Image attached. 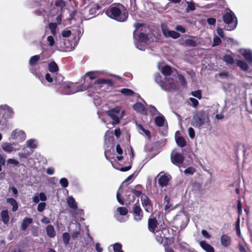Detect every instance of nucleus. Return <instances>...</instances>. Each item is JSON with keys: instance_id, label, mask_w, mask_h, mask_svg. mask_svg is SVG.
I'll use <instances>...</instances> for the list:
<instances>
[{"instance_id": "obj_1", "label": "nucleus", "mask_w": 252, "mask_h": 252, "mask_svg": "<svg viewBox=\"0 0 252 252\" xmlns=\"http://www.w3.org/2000/svg\"><path fill=\"white\" fill-rule=\"evenodd\" d=\"M108 16L118 22L126 21L128 16L126 8L122 4H113L106 11Z\"/></svg>"}, {"instance_id": "obj_2", "label": "nucleus", "mask_w": 252, "mask_h": 252, "mask_svg": "<svg viewBox=\"0 0 252 252\" xmlns=\"http://www.w3.org/2000/svg\"><path fill=\"white\" fill-rule=\"evenodd\" d=\"M222 19L224 23L227 24L224 27L225 30L231 31L236 28L237 20L232 11L225 13L222 16Z\"/></svg>"}, {"instance_id": "obj_3", "label": "nucleus", "mask_w": 252, "mask_h": 252, "mask_svg": "<svg viewBox=\"0 0 252 252\" xmlns=\"http://www.w3.org/2000/svg\"><path fill=\"white\" fill-rule=\"evenodd\" d=\"M86 82H88V80H86L85 78L84 84L79 86L72 83H68L64 86V88L70 89L71 94L84 91L91 88L92 87V82L88 83V84H86Z\"/></svg>"}, {"instance_id": "obj_4", "label": "nucleus", "mask_w": 252, "mask_h": 252, "mask_svg": "<svg viewBox=\"0 0 252 252\" xmlns=\"http://www.w3.org/2000/svg\"><path fill=\"white\" fill-rule=\"evenodd\" d=\"M208 117L205 110L197 111L193 116L192 126L196 127H200L205 123Z\"/></svg>"}, {"instance_id": "obj_5", "label": "nucleus", "mask_w": 252, "mask_h": 252, "mask_svg": "<svg viewBox=\"0 0 252 252\" xmlns=\"http://www.w3.org/2000/svg\"><path fill=\"white\" fill-rule=\"evenodd\" d=\"M129 212L132 215L133 219L135 221L139 222L143 220L144 213L138 202L133 205Z\"/></svg>"}, {"instance_id": "obj_6", "label": "nucleus", "mask_w": 252, "mask_h": 252, "mask_svg": "<svg viewBox=\"0 0 252 252\" xmlns=\"http://www.w3.org/2000/svg\"><path fill=\"white\" fill-rule=\"evenodd\" d=\"M120 112L121 108L119 106H116L106 111V114L113 121V125H118L120 123V118L117 116Z\"/></svg>"}, {"instance_id": "obj_7", "label": "nucleus", "mask_w": 252, "mask_h": 252, "mask_svg": "<svg viewBox=\"0 0 252 252\" xmlns=\"http://www.w3.org/2000/svg\"><path fill=\"white\" fill-rule=\"evenodd\" d=\"M141 201L145 211L148 213H152L153 204L148 196L143 194L141 196Z\"/></svg>"}, {"instance_id": "obj_8", "label": "nucleus", "mask_w": 252, "mask_h": 252, "mask_svg": "<svg viewBox=\"0 0 252 252\" xmlns=\"http://www.w3.org/2000/svg\"><path fill=\"white\" fill-rule=\"evenodd\" d=\"M14 114V111L9 106L7 105L0 106V115L2 114L5 120L12 118Z\"/></svg>"}, {"instance_id": "obj_9", "label": "nucleus", "mask_w": 252, "mask_h": 252, "mask_svg": "<svg viewBox=\"0 0 252 252\" xmlns=\"http://www.w3.org/2000/svg\"><path fill=\"white\" fill-rule=\"evenodd\" d=\"M171 160L173 164L179 166L184 162V157L182 154L176 153L174 155H171Z\"/></svg>"}, {"instance_id": "obj_10", "label": "nucleus", "mask_w": 252, "mask_h": 252, "mask_svg": "<svg viewBox=\"0 0 252 252\" xmlns=\"http://www.w3.org/2000/svg\"><path fill=\"white\" fill-rule=\"evenodd\" d=\"M132 108L135 111L141 113V114L144 115L147 114V110L141 102H136L133 104Z\"/></svg>"}, {"instance_id": "obj_11", "label": "nucleus", "mask_w": 252, "mask_h": 252, "mask_svg": "<svg viewBox=\"0 0 252 252\" xmlns=\"http://www.w3.org/2000/svg\"><path fill=\"white\" fill-rule=\"evenodd\" d=\"M179 42L180 45L184 46L195 47L197 46L196 41L193 39H187L186 40L179 39Z\"/></svg>"}, {"instance_id": "obj_12", "label": "nucleus", "mask_w": 252, "mask_h": 252, "mask_svg": "<svg viewBox=\"0 0 252 252\" xmlns=\"http://www.w3.org/2000/svg\"><path fill=\"white\" fill-rule=\"evenodd\" d=\"M162 33L165 37H171L173 39H177L181 34L177 32L174 31H170L168 30H162Z\"/></svg>"}, {"instance_id": "obj_13", "label": "nucleus", "mask_w": 252, "mask_h": 252, "mask_svg": "<svg viewBox=\"0 0 252 252\" xmlns=\"http://www.w3.org/2000/svg\"><path fill=\"white\" fill-rule=\"evenodd\" d=\"M158 225V222L155 217L150 218L148 221V226L150 231L154 232Z\"/></svg>"}, {"instance_id": "obj_14", "label": "nucleus", "mask_w": 252, "mask_h": 252, "mask_svg": "<svg viewBox=\"0 0 252 252\" xmlns=\"http://www.w3.org/2000/svg\"><path fill=\"white\" fill-rule=\"evenodd\" d=\"M220 243L224 247H229L231 243V237L226 234H223L220 238Z\"/></svg>"}, {"instance_id": "obj_15", "label": "nucleus", "mask_w": 252, "mask_h": 252, "mask_svg": "<svg viewBox=\"0 0 252 252\" xmlns=\"http://www.w3.org/2000/svg\"><path fill=\"white\" fill-rule=\"evenodd\" d=\"M200 247L206 252H214V248L205 241H201L199 242Z\"/></svg>"}, {"instance_id": "obj_16", "label": "nucleus", "mask_w": 252, "mask_h": 252, "mask_svg": "<svg viewBox=\"0 0 252 252\" xmlns=\"http://www.w3.org/2000/svg\"><path fill=\"white\" fill-rule=\"evenodd\" d=\"M169 180V177L166 175L161 176L158 180V182L159 186L163 187L167 186Z\"/></svg>"}, {"instance_id": "obj_17", "label": "nucleus", "mask_w": 252, "mask_h": 252, "mask_svg": "<svg viewBox=\"0 0 252 252\" xmlns=\"http://www.w3.org/2000/svg\"><path fill=\"white\" fill-rule=\"evenodd\" d=\"M108 84V86L112 87L113 86V83L111 80L110 79H98L96 80L94 83H92V87L93 88L94 86L97 84Z\"/></svg>"}, {"instance_id": "obj_18", "label": "nucleus", "mask_w": 252, "mask_h": 252, "mask_svg": "<svg viewBox=\"0 0 252 252\" xmlns=\"http://www.w3.org/2000/svg\"><path fill=\"white\" fill-rule=\"evenodd\" d=\"M32 222L33 220L32 218L26 217L22 221L21 229L22 230L25 231L28 228V225L32 224Z\"/></svg>"}, {"instance_id": "obj_19", "label": "nucleus", "mask_w": 252, "mask_h": 252, "mask_svg": "<svg viewBox=\"0 0 252 252\" xmlns=\"http://www.w3.org/2000/svg\"><path fill=\"white\" fill-rule=\"evenodd\" d=\"M2 221L4 224H7L9 221L8 211L7 210H2L0 213Z\"/></svg>"}, {"instance_id": "obj_20", "label": "nucleus", "mask_w": 252, "mask_h": 252, "mask_svg": "<svg viewBox=\"0 0 252 252\" xmlns=\"http://www.w3.org/2000/svg\"><path fill=\"white\" fill-rule=\"evenodd\" d=\"M46 231L48 236L50 238H54L55 237L56 231L54 226L52 224H49L46 226Z\"/></svg>"}, {"instance_id": "obj_21", "label": "nucleus", "mask_w": 252, "mask_h": 252, "mask_svg": "<svg viewBox=\"0 0 252 252\" xmlns=\"http://www.w3.org/2000/svg\"><path fill=\"white\" fill-rule=\"evenodd\" d=\"M237 65L240 67V68L244 71H247L249 69V65L243 61L237 60L236 61Z\"/></svg>"}, {"instance_id": "obj_22", "label": "nucleus", "mask_w": 252, "mask_h": 252, "mask_svg": "<svg viewBox=\"0 0 252 252\" xmlns=\"http://www.w3.org/2000/svg\"><path fill=\"white\" fill-rule=\"evenodd\" d=\"M6 201L12 206V210L13 212H15L18 210V204L15 199L13 198H8L7 199Z\"/></svg>"}, {"instance_id": "obj_23", "label": "nucleus", "mask_w": 252, "mask_h": 252, "mask_svg": "<svg viewBox=\"0 0 252 252\" xmlns=\"http://www.w3.org/2000/svg\"><path fill=\"white\" fill-rule=\"evenodd\" d=\"M67 203L68 204V206L70 208L74 210H75L77 208V203L74 199L73 197L72 196H69L67 198Z\"/></svg>"}, {"instance_id": "obj_24", "label": "nucleus", "mask_w": 252, "mask_h": 252, "mask_svg": "<svg viewBox=\"0 0 252 252\" xmlns=\"http://www.w3.org/2000/svg\"><path fill=\"white\" fill-rule=\"evenodd\" d=\"M48 70L50 72L55 73L59 71V67L55 62H52L48 64Z\"/></svg>"}, {"instance_id": "obj_25", "label": "nucleus", "mask_w": 252, "mask_h": 252, "mask_svg": "<svg viewBox=\"0 0 252 252\" xmlns=\"http://www.w3.org/2000/svg\"><path fill=\"white\" fill-rule=\"evenodd\" d=\"M155 81L162 88H164V87H165V84L166 83V82L162 79V76L159 73L155 75Z\"/></svg>"}, {"instance_id": "obj_26", "label": "nucleus", "mask_w": 252, "mask_h": 252, "mask_svg": "<svg viewBox=\"0 0 252 252\" xmlns=\"http://www.w3.org/2000/svg\"><path fill=\"white\" fill-rule=\"evenodd\" d=\"M242 55L246 61L249 63H252V53L250 51L244 50Z\"/></svg>"}, {"instance_id": "obj_27", "label": "nucleus", "mask_w": 252, "mask_h": 252, "mask_svg": "<svg viewBox=\"0 0 252 252\" xmlns=\"http://www.w3.org/2000/svg\"><path fill=\"white\" fill-rule=\"evenodd\" d=\"M176 142L177 145L180 147H184L187 145L186 139L182 136H179L176 138Z\"/></svg>"}, {"instance_id": "obj_28", "label": "nucleus", "mask_w": 252, "mask_h": 252, "mask_svg": "<svg viewBox=\"0 0 252 252\" xmlns=\"http://www.w3.org/2000/svg\"><path fill=\"white\" fill-rule=\"evenodd\" d=\"M161 72L164 76L170 75L172 73V68L168 65H165L162 67Z\"/></svg>"}, {"instance_id": "obj_29", "label": "nucleus", "mask_w": 252, "mask_h": 252, "mask_svg": "<svg viewBox=\"0 0 252 252\" xmlns=\"http://www.w3.org/2000/svg\"><path fill=\"white\" fill-rule=\"evenodd\" d=\"M223 61L226 64H232L234 63V58L230 55L225 54L223 57Z\"/></svg>"}, {"instance_id": "obj_30", "label": "nucleus", "mask_w": 252, "mask_h": 252, "mask_svg": "<svg viewBox=\"0 0 252 252\" xmlns=\"http://www.w3.org/2000/svg\"><path fill=\"white\" fill-rule=\"evenodd\" d=\"M2 148L3 151L8 153H11L14 150V148L12 145L8 143H5L2 145Z\"/></svg>"}, {"instance_id": "obj_31", "label": "nucleus", "mask_w": 252, "mask_h": 252, "mask_svg": "<svg viewBox=\"0 0 252 252\" xmlns=\"http://www.w3.org/2000/svg\"><path fill=\"white\" fill-rule=\"evenodd\" d=\"M164 121L165 118L163 116H157L155 120L156 125L158 126H162L164 125Z\"/></svg>"}, {"instance_id": "obj_32", "label": "nucleus", "mask_w": 252, "mask_h": 252, "mask_svg": "<svg viewBox=\"0 0 252 252\" xmlns=\"http://www.w3.org/2000/svg\"><path fill=\"white\" fill-rule=\"evenodd\" d=\"M120 92L124 95L130 96L133 95L134 92L130 89L123 88L120 90Z\"/></svg>"}, {"instance_id": "obj_33", "label": "nucleus", "mask_w": 252, "mask_h": 252, "mask_svg": "<svg viewBox=\"0 0 252 252\" xmlns=\"http://www.w3.org/2000/svg\"><path fill=\"white\" fill-rule=\"evenodd\" d=\"M40 56L38 55L32 57L30 60L29 63L31 65L33 66L37 63L38 61L40 60Z\"/></svg>"}, {"instance_id": "obj_34", "label": "nucleus", "mask_w": 252, "mask_h": 252, "mask_svg": "<svg viewBox=\"0 0 252 252\" xmlns=\"http://www.w3.org/2000/svg\"><path fill=\"white\" fill-rule=\"evenodd\" d=\"M137 36L138 40L141 42H146L149 40L148 36L143 32H140Z\"/></svg>"}, {"instance_id": "obj_35", "label": "nucleus", "mask_w": 252, "mask_h": 252, "mask_svg": "<svg viewBox=\"0 0 252 252\" xmlns=\"http://www.w3.org/2000/svg\"><path fill=\"white\" fill-rule=\"evenodd\" d=\"M70 234L68 232H64L63 234L62 239L65 245L68 244L70 241Z\"/></svg>"}, {"instance_id": "obj_36", "label": "nucleus", "mask_w": 252, "mask_h": 252, "mask_svg": "<svg viewBox=\"0 0 252 252\" xmlns=\"http://www.w3.org/2000/svg\"><path fill=\"white\" fill-rule=\"evenodd\" d=\"M100 8V6L98 4H94L93 6L91 7L89 10V13L91 15H95L96 14L97 12Z\"/></svg>"}, {"instance_id": "obj_37", "label": "nucleus", "mask_w": 252, "mask_h": 252, "mask_svg": "<svg viewBox=\"0 0 252 252\" xmlns=\"http://www.w3.org/2000/svg\"><path fill=\"white\" fill-rule=\"evenodd\" d=\"M85 76L89 77L90 80L92 81L97 77V74L95 71H89L85 74Z\"/></svg>"}, {"instance_id": "obj_38", "label": "nucleus", "mask_w": 252, "mask_h": 252, "mask_svg": "<svg viewBox=\"0 0 252 252\" xmlns=\"http://www.w3.org/2000/svg\"><path fill=\"white\" fill-rule=\"evenodd\" d=\"M117 212L122 216H126L128 213V210L126 207H120L117 208Z\"/></svg>"}, {"instance_id": "obj_39", "label": "nucleus", "mask_w": 252, "mask_h": 252, "mask_svg": "<svg viewBox=\"0 0 252 252\" xmlns=\"http://www.w3.org/2000/svg\"><path fill=\"white\" fill-rule=\"evenodd\" d=\"M114 252H124L122 250V246L120 243H115L113 246Z\"/></svg>"}, {"instance_id": "obj_40", "label": "nucleus", "mask_w": 252, "mask_h": 252, "mask_svg": "<svg viewBox=\"0 0 252 252\" xmlns=\"http://www.w3.org/2000/svg\"><path fill=\"white\" fill-rule=\"evenodd\" d=\"M240 223V217H238V218L237 220V221L236 222V224H235L236 233L238 236H239L241 234Z\"/></svg>"}, {"instance_id": "obj_41", "label": "nucleus", "mask_w": 252, "mask_h": 252, "mask_svg": "<svg viewBox=\"0 0 252 252\" xmlns=\"http://www.w3.org/2000/svg\"><path fill=\"white\" fill-rule=\"evenodd\" d=\"M57 25L56 23H50L49 24V28L52 34H54L56 33Z\"/></svg>"}, {"instance_id": "obj_42", "label": "nucleus", "mask_w": 252, "mask_h": 252, "mask_svg": "<svg viewBox=\"0 0 252 252\" xmlns=\"http://www.w3.org/2000/svg\"><path fill=\"white\" fill-rule=\"evenodd\" d=\"M138 127L139 129L142 131L146 136L148 137H151V133L149 130L145 129L141 125H139Z\"/></svg>"}, {"instance_id": "obj_43", "label": "nucleus", "mask_w": 252, "mask_h": 252, "mask_svg": "<svg viewBox=\"0 0 252 252\" xmlns=\"http://www.w3.org/2000/svg\"><path fill=\"white\" fill-rule=\"evenodd\" d=\"M55 5L56 7L63 8L65 6V2L63 0H57L56 1Z\"/></svg>"}, {"instance_id": "obj_44", "label": "nucleus", "mask_w": 252, "mask_h": 252, "mask_svg": "<svg viewBox=\"0 0 252 252\" xmlns=\"http://www.w3.org/2000/svg\"><path fill=\"white\" fill-rule=\"evenodd\" d=\"M188 3V6L186 8V11L189 12V11H193L195 10V6L194 5V4L192 2H187Z\"/></svg>"}, {"instance_id": "obj_45", "label": "nucleus", "mask_w": 252, "mask_h": 252, "mask_svg": "<svg viewBox=\"0 0 252 252\" xmlns=\"http://www.w3.org/2000/svg\"><path fill=\"white\" fill-rule=\"evenodd\" d=\"M195 171L196 170L194 167H189L185 170L184 173L186 174L193 175Z\"/></svg>"}, {"instance_id": "obj_46", "label": "nucleus", "mask_w": 252, "mask_h": 252, "mask_svg": "<svg viewBox=\"0 0 252 252\" xmlns=\"http://www.w3.org/2000/svg\"><path fill=\"white\" fill-rule=\"evenodd\" d=\"M60 183L63 188H66L68 186V182L66 178H62L60 180Z\"/></svg>"}, {"instance_id": "obj_47", "label": "nucleus", "mask_w": 252, "mask_h": 252, "mask_svg": "<svg viewBox=\"0 0 252 252\" xmlns=\"http://www.w3.org/2000/svg\"><path fill=\"white\" fill-rule=\"evenodd\" d=\"M191 95L198 98L199 99H200L202 98L201 92L199 90L192 92Z\"/></svg>"}, {"instance_id": "obj_48", "label": "nucleus", "mask_w": 252, "mask_h": 252, "mask_svg": "<svg viewBox=\"0 0 252 252\" xmlns=\"http://www.w3.org/2000/svg\"><path fill=\"white\" fill-rule=\"evenodd\" d=\"M27 145L29 147L31 148H35L36 145L35 144V141L33 139H30L27 142Z\"/></svg>"}, {"instance_id": "obj_49", "label": "nucleus", "mask_w": 252, "mask_h": 252, "mask_svg": "<svg viewBox=\"0 0 252 252\" xmlns=\"http://www.w3.org/2000/svg\"><path fill=\"white\" fill-rule=\"evenodd\" d=\"M46 203L45 202H40L38 204L37 210L38 212H42L45 208Z\"/></svg>"}, {"instance_id": "obj_50", "label": "nucleus", "mask_w": 252, "mask_h": 252, "mask_svg": "<svg viewBox=\"0 0 252 252\" xmlns=\"http://www.w3.org/2000/svg\"><path fill=\"white\" fill-rule=\"evenodd\" d=\"M221 42V40L220 38L219 37L216 36L214 38L213 46L219 45Z\"/></svg>"}, {"instance_id": "obj_51", "label": "nucleus", "mask_w": 252, "mask_h": 252, "mask_svg": "<svg viewBox=\"0 0 252 252\" xmlns=\"http://www.w3.org/2000/svg\"><path fill=\"white\" fill-rule=\"evenodd\" d=\"M131 191L134 194V195L136 197H139L142 194V192L141 190H137L134 189H130Z\"/></svg>"}, {"instance_id": "obj_52", "label": "nucleus", "mask_w": 252, "mask_h": 252, "mask_svg": "<svg viewBox=\"0 0 252 252\" xmlns=\"http://www.w3.org/2000/svg\"><path fill=\"white\" fill-rule=\"evenodd\" d=\"M188 131L189 137L191 139H193L195 137V131L194 129L192 127H190L188 129Z\"/></svg>"}, {"instance_id": "obj_53", "label": "nucleus", "mask_w": 252, "mask_h": 252, "mask_svg": "<svg viewBox=\"0 0 252 252\" xmlns=\"http://www.w3.org/2000/svg\"><path fill=\"white\" fill-rule=\"evenodd\" d=\"M32 234L33 236H38V228L37 226H33L32 228Z\"/></svg>"}, {"instance_id": "obj_54", "label": "nucleus", "mask_w": 252, "mask_h": 252, "mask_svg": "<svg viewBox=\"0 0 252 252\" xmlns=\"http://www.w3.org/2000/svg\"><path fill=\"white\" fill-rule=\"evenodd\" d=\"M175 30L178 32H180L182 33H185L186 32V30L185 27L181 25H177L175 27Z\"/></svg>"}, {"instance_id": "obj_55", "label": "nucleus", "mask_w": 252, "mask_h": 252, "mask_svg": "<svg viewBox=\"0 0 252 252\" xmlns=\"http://www.w3.org/2000/svg\"><path fill=\"white\" fill-rule=\"evenodd\" d=\"M237 208H238V213L239 214V216L241 215L242 213V206L241 204V200L239 199L237 201Z\"/></svg>"}, {"instance_id": "obj_56", "label": "nucleus", "mask_w": 252, "mask_h": 252, "mask_svg": "<svg viewBox=\"0 0 252 252\" xmlns=\"http://www.w3.org/2000/svg\"><path fill=\"white\" fill-rule=\"evenodd\" d=\"M7 163L8 164H14L15 165H19V162L15 159H13V158H9L8 160H7Z\"/></svg>"}, {"instance_id": "obj_57", "label": "nucleus", "mask_w": 252, "mask_h": 252, "mask_svg": "<svg viewBox=\"0 0 252 252\" xmlns=\"http://www.w3.org/2000/svg\"><path fill=\"white\" fill-rule=\"evenodd\" d=\"M189 100L191 102L192 106L193 107H196L199 104L198 101L194 98L190 97L189 98Z\"/></svg>"}, {"instance_id": "obj_58", "label": "nucleus", "mask_w": 252, "mask_h": 252, "mask_svg": "<svg viewBox=\"0 0 252 252\" xmlns=\"http://www.w3.org/2000/svg\"><path fill=\"white\" fill-rule=\"evenodd\" d=\"M71 34V32L70 30H64L62 32V35L64 37H68Z\"/></svg>"}, {"instance_id": "obj_59", "label": "nucleus", "mask_w": 252, "mask_h": 252, "mask_svg": "<svg viewBox=\"0 0 252 252\" xmlns=\"http://www.w3.org/2000/svg\"><path fill=\"white\" fill-rule=\"evenodd\" d=\"M179 79H180V82L182 86H183L184 87H185L187 86L186 80L183 75H180Z\"/></svg>"}, {"instance_id": "obj_60", "label": "nucleus", "mask_w": 252, "mask_h": 252, "mask_svg": "<svg viewBox=\"0 0 252 252\" xmlns=\"http://www.w3.org/2000/svg\"><path fill=\"white\" fill-rule=\"evenodd\" d=\"M128 151H129L130 152V162L132 163L134 156V151L133 150V148L131 146H130L129 148L128 149Z\"/></svg>"}, {"instance_id": "obj_61", "label": "nucleus", "mask_w": 252, "mask_h": 252, "mask_svg": "<svg viewBox=\"0 0 252 252\" xmlns=\"http://www.w3.org/2000/svg\"><path fill=\"white\" fill-rule=\"evenodd\" d=\"M150 112L152 115H155L156 114L159 113L157 108L153 105H150Z\"/></svg>"}, {"instance_id": "obj_62", "label": "nucleus", "mask_w": 252, "mask_h": 252, "mask_svg": "<svg viewBox=\"0 0 252 252\" xmlns=\"http://www.w3.org/2000/svg\"><path fill=\"white\" fill-rule=\"evenodd\" d=\"M18 133H22V134H25L24 132L23 131H17L16 130H13L11 133V137L15 139L17 138V134Z\"/></svg>"}, {"instance_id": "obj_63", "label": "nucleus", "mask_w": 252, "mask_h": 252, "mask_svg": "<svg viewBox=\"0 0 252 252\" xmlns=\"http://www.w3.org/2000/svg\"><path fill=\"white\" fill-rule=\"evenodd\" d=\"M47 41L50 46H53L55 44L54 37L51 35L48 36Z\"/></svg>"}, {"instance_id": "obj_64", "label": "nucleus", "mask_w": 252, "mask_h": 252, "mask_svg": "<svg viewBox=\"0 0 252 252\" xmlns=\"http://www.w3.org/2000/svg\"><path fill=\"white\" fill-rule=\"evenodd\" d=\"M238 248L240 252H250V251H248L244 246L241 244H239L238 245Z\"/></svg>"}]
</instances>
